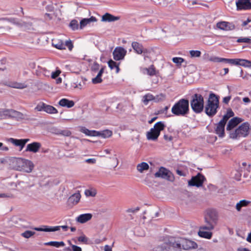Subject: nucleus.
I'll return each instance as SVG.
<instances>
[{
  "label": "nucleus",
  "instance_id": "14",
  "mask_svg": "<svg viewBox=\"0 0 251 251\" xmlns=\"http://www.w3.org/2000/svg\"><path fill=\"white\" fill-rule=\"evenodd\" d=\"M181 244V248L182 247L184 250H188L192 249L197 248V244L193 241L187 239H180L179 240Z\"/></svg>",
  "mask_w": 251,
  "mask_h": 251
},
{
  "label": "nucleus",
  "instance_id": "18",
  "mask_svg": "<svg viewBox=\"0 0 251 251\" xmlns=\"http://www.w3.org/2000/svg\"><path fill=\"white\" fill-rule=\"evenodd\" d=\"M92 218V215L91 213L83 214L79 215L76 218V221L78 223L83 224L90 221Z\"/></svg>",
  "mask_w": 251,
  "mask_h": 251
},
{
  "label": "nucleus",
  "instance_id": "32",
  "mask_svg": "<svg viewBox=\"0 0 251 251\" xmlns=\"http://www.w3.org/2000/svg\"><path fill=\"white\" fill-rule=\"evenodd\" d=\"M112 135V131L111 130L106 129L100 131H96V136H100L103 138H107L111 137Z\"/></svg>",
  "mask_w": 251,
  "mask_h": 251
},
{
  "label": "nucleus",
  "instance_id": "50",
  "mask_svg": "<svg viewBox=\"0 0 251 251\" xmlns=\"http://www.w3.org/2000/svg\"><path fill=\"white\" fill-rule=\"evenodd\" d=\"M237 42L238 43H251V39L247 37H241L237 39Z\"/></svg>",
  "mask_w": 251,
  "mask_h": 251
},
{
  "label": "nucleus",
  "instance_id": "59",
  "mask_svg": "<svg viewBox=\"0 0 251 251\" xmlns=\"http://www.w3.org/2000/svg\"><path fill=\"white\" fill-rule=\"evenodd\" d=\"M139 210V207H137L135 208H129L126 210L127 213H135Z\"/></svg>",
  "mask_w": 251,
  "mask_h": 251
},
{
  "label": "nucleus",
  "instance_id": "24",
  "mask_svg": "<svg viewBox=\"0 0 251 251\" xmlns=\"http://www.w3.org/2000/svg\"><path fill=\"white\" fill-rule=\"evenodd\" d=\"M58 104L62 107L71 108L74 106L75 102L73 100L63 98L59 100Z\"/></svg>",
  "mask_w": 251,
  "mask_h": 251
},
{
  "label": "nucleus",
  "instance_id": "7",
  "mask_svg": "<svg viewBox=\"0 0 251 251\" xmlns=\"http://www.w3.org/2000/svg\"><path fill=\"white\" fill-rule=\"evenodd\" d=\"M250 125L244 123L240 126L234 131L230 134V137L232 139H237L241 137H246L249 132Z\"/></svg>",
  "mask_w": 251,
  "mask_h": 251
},
{
  "label": "nucleus",
  "instance_id": "45",
  "mask_svg": "<svg viewBox=\"0 0 251 251\" xmlns=\"http://www.w3.org/2000/svg\"><path fill=\"white\" fill-rule=\"evenodd\" d=\"M108 66L112 70L114 68L116 69V73H118L119 72L120 69L119 66L117 64L116 62L113 61L112 60H110L108 62Z\"/></svg>",
  "mask_w": 251,
  "mask_h": 251
},
{
  "label": "nucleus",
  "instance_id": "16",
  "mask_svg": "<svg viewBox=\"0 0 251 251\" xmlns=\"http://www.w3.org/2000/svg\"><path fill=\"white\" fill-rule=\"evenodd\" d=\"M8 141L15 146L20 147L22 150L25 147V144L29 141V139H17L10 138L8 139Z\"/></svg>",
  "mask_w": 251,
  "mask_h": 251
},
{
  "label": "nucleus",
  "instance_id": "46",
  "mask_svg": "<svg viewBox=\"0 0 251 251\" xmlns=\"http://www.w3.org/2000/svg\"><path fill=\"white\" fill-rule=\"evenodd\" d=\"M45 105L46 103L43 102H40L37 105L35 108V110L37 111H44Z\"/></svg>",
  "mask_w": 251,
  "mask_h": 251
},
{
  "label": "nucleus",
  "instance_id": "29",
  "mask_svg": "<svg viewBox=\"0 0 251 251\" xmlns=\"http://www.w3.org/2000/svg\"><path fill=\"white\" fill-rule=\"evenodd\" d=\"M119 19L120 18L119 17H116L108 13H106L102 16L101 21L102 22H111L117 21L119 20Z\"/></svg>",
  "mask_w": 251,
  "mask_h": 251
},
{
  "label": "nucleus",
  "instance_id": "11",
  "mask_svg": "<svg viewBox=\"0 0 251 251\" xmlns=\"http://www.w3.org/2000/svg\"><path fill=\"white\" fill-rule=\"evenodd\" d=\"M238 10L251 9V1L250 0H237L236 2Z\"/></svg>",
  "mask_w": 251,
  "mask_h": 251
},
{
  "label": "nucleus",
  "instance_id": "2",
  "mask_svg": "<svg viewBox=\"0 0 251 251\" xmlns=\"http://www.w3.org/2000/svg\"><path fill=\"white\" fill-rule=\"evenodd\" d=\"M172 112L176 116H184L188 113L189 101L185 99H181L172 108Z\"/></svg>",
  "mask_w": 251,
  "mask_h": 251
},
{
  "label": "nucleus",
  "instance_id": "1",
  "mask_svg": "<svg viewBox=\"0 0 251 251\" xmlns=\"http://www.w3.org/2000/svg\"><path fill=\"white\" fill-rule=\"evenodd\" d=\"M219 103L218 97L213 93L210 94L205 107L206 114L210 117L215 115L219 107Z\"/></svg>",
  "mask_w": 251,
  "mask_h": 251
},
{
  "label": "nucleus",
  "instance_id": "33",
  "mask_svg": "<svg viewBox=\"0 0 251 251\" xmlns=\"http://www.w3.org/2000/svg\"><path fill=\"white\" fill-rule=\"evenodd\" d=\"M142 101L146 105H148L150 102H154V96L151 93H147L143 96Z\"/></svg>",
  "mask_w": 251,
  "mask_h": 251
},
{
  "label": "nucleus",
  "instance_id": "63",
  "mask_svg": "<svg viewBox=\"0 0 251 251\" xmlns=\"http://www.w3.org/2000/svg\"><path fill=\"white\" fill-rule=\"evenodd\" d=\"M99 69V65L97 63H94L92 67V69L93 71L98 70Z\"/></svg>",
  "mask_w": 251,
  "mask_h": 251
},
{
  "label": "nucleus",
  "instance_id": "25",
  "mask_svg": "<svg viewBox=\"0 0 251 251\" xmlns=\"http://www.w3.org/2000/svg\"><path fill=\"white\" fill-rule=\"evenodd\" d=\"M81 195L79 191L71 195L68 200L69 202L73 205H76L79 201Z\"/></svg>",
  "mask_w": 251,
  "mask_h": 251
},
{
  "label": "nucleus",
  "instance_id": "51",
  "mask_svg": "<svg viewBox=\"0 0 251 251\" xmlns=\"http://www.w3.org/2000/svg\"><path fill=\"white\" fill-rule=\"evenodd\" d=\"M34 231L27 230L22 233V236L26 238H28L34 234Z\"/></svg>",
  "mask_w": 251,
  "mask_h": 251
},
{
  "label": "nucleus",
  "instance_id": "5",
  "mask_svg": "<svg viewBox=\"0 0 251 251\" xmlns=\"http://www.w3.org/2000/svg\"><path fill=\"white\" fill-rule=\"evenodd\" d=\"M165 126L164 124L161 122L156 123L153 127L147 133V139L152 141L156 140L160 135V131L164 129Z\"/></svg>",
  "mask_w": 251,
  "mask_h": 251
},
{
  "label": "nucleus",
  "instance_id": "35",
  "mask_svg": "<svg viewBox=\"0 0 251 251\" xmlns=\"http://www.w3.org/2000/svg\"><path fill=\"white\" fill-rule=\"evenodd\" d=\"M132 47L134 51L139 54H142L144 50L142 45L136 42L132 43Z\"/></svg>",
  "mask_w": 251,
  "mask_h": 251
},
{
  "label": "nucleus",
  "instance_id": "48",
  "mask_svg": "<svg viewBox=\"0 0 251 251\" xmlns=\"http://www.w3.org/2000/svg\"><path fill=\"white\" fill-rule=\"evenodd\" d=\"M191 57H199L201 55V52L200 50H191L189 51Z\"/></svg>",
  "mask_w": 251,
  "mask_h": 251
},
{
  "label": "nucleus",
  "instance_id": "4",
  "mask_svg": "<svg viewBox=\"0 0 251 251\" xmlns=\"http://www.w3.org/2000/svg\"><path fill=\"white\" fill-rule=\"evenodd\" d=\"M158 251H181L179 239L172 238L169 242L165 243L158 248Z\"/></svg>",
  "mask_w": 251,
  "mask_h": 251
},
{
  "label": "nucleus",
  "instance_id": "62",
  "mask_svg": "<svg viewBox=\"0 0 251 251\" xmlns=\"http://www.w3.org/2000/svg\"><path fill=\"white\" fill-rule=\"evenodd\" d=\"M73 251H82V249L80 247L76 245H72Z\"/></svg>",
  "mask_w": 251,
  "mask_h": 251
},
{
  "label": "nucleus",
  "instance_id": "40",
  "mask_svg": "<svg viewBox=\"0 0 251 251\" xmlns=\"http://www.w3.org/2000/svg\"><path fill=\"white\" fill-rule=\"evenodd\" d=\"M147 74L150 76H153L157 75L158 71L155 69L153 65H151L148 68H146Z\"/></svg>",
  "mask_w": 251,
  "mask_h": 251
},
{
  "label": "nucleus",
  "instance_id": "39",
  "mask_svg": "<svg viewBox=\"0 0 251 251\" xmlns=\"http://www.w3.org/2000/svg\"><path fill=\"white\" fill-rule=\"evenodd\" d=\"M143 53V55L144 57V59L146 60L147 59L151 60L152 59V56L154 53V51L152 50H147L145 49L142 52Z\"/></svg>",
  "mask_w": 251,
  "mask_h": 251
},
{
  "label": "nucleus",
  "instance_id": "22",
  "mask_svg": "<svg viewBox=\"0 0 251 251\" xmlns=\"http://www.w3.org/2000/svg\"><path fill=\"white\" fill-rule=\"evenodd\" d=\"M203 226H200L199 231L198 232V235L202 238H204L207 239H210L211 238L212 236V233L211 232H209L207 230V229H203Z\"/></svg>",
  "mask_w": 251,
  "mask_h": 251
},
{
  "label": "nucleus",
  "instance_id": "17",
  "mask_svg": "<svg viewBox=\"0 0 251 251\" xmlns=\"http://www.w3.org/2000/svg\"><path fill=\"white\" fill-rule=\"evenodd\" d=\"M41 147V144L39 142H34L26 146V151L36 153L39 151Z\"/></svg>",
  "mask_w": 251,
  "mask_h": 251
},
{
  "label": "nucleus",
  "instance_id": "10",
  "mask_svg": "<svg viewBox=\"0 0 251 251\" xmlns=\"http://www.w3.org/2000/svg\"><path fill=\"white\" fill-rule=\"evenodd\" d=\"M204 179V176L202 175L198 174L188 181V185L191 186L200 187L202 186Z\"/></svg>",
  "mask_w": 251,
  "mask_h": 251
},
{
  "label": "nucleus",
  "instance_id": "60",
  "mask_svg": "<svg viewBox=\"0 0 251 251\" xmlns=\"http://www.w3.org/2000/svg\"><path fill=\"white\" fill-rule=\"evenodd\" d=\"M226 115L229 119L234 116V113L231 109H229L227 110Z\"/></svg>",
  "mask_w": 251,
  "mask_h": 251
},
{
  "label": "nucleus",
  "instance_id": "12",
  "mask_svg": "<svg viewBox=\"0 0 251 251\" xmlns=\"http://www.w3.org/2000/svg\"><path fill=\"white\" fill-rule=\"evenodd\" d=\"M172 173L164 167H160L158 171L154 174L155 177H161L162 178L170 179Z\"/></svg>",
  "mask_w": 251,
  "mask_h": 251
},
{
  "label": "nucleus",
  "instance_id": "13",
  "mask_svg": "<svg viewBox=\"0 0 251 251\" xmlns=\"http://www.w3.org/2000/svg\"><path fill=\"white\" fill-rule=\"evenodd\" d=\"M216 26L220 30L226 31L233 30L235 28L234 24L226 21H221L217 23Z\"/></svg>",
  "mask_w": 251,
  "mask_h": 251
},
{
  "label": "nucleus",
  "instance_id": "34",
  "mask_svg": "<svg viewBox=\"0 0 251 251\" xmlns=\"http://www.w3.org/2000/svg\"><path fill=\"white\" fill-rule=\"evenodd\" d=\"M14 110L0 108L1 118L4 117L12 118Z\"/></svg>",
  "mask_w": 251,
  "mask_h": 251
},
{
  "label": "nucleus",
  "instance_id": "44",
  "mask_svg": "<svg viewBox=\"0 0 251 251\" xmlns=\"http://www.w3.org/2000/svg\"><path fill=\"white\" fill-rule=\"evenodd\" d=\"M25 115L20 112L14 110L12 118H15L18 120L25 119Z\"/></svg>",
  "mask_w": 251,
  "mask_h": 251
},
{
  "label": "nucleus",
  "instance_id": "27",
  "mask_svg": "<svg viewBox=\"0 0 251 251\" xmlns=\"http://www.w3.org/2000/svg\"><path fill=\"white\" fill-rule=\"evenodd\" d=\"M150 168L149 164L145 162H142L136 166V170L140 173H144Z\"/></svg>",
  "mask_w": 251,
  "mask_h": 251
},
{
  "label": "nucleus",
  "instance_id": "37",
  "mask_svg": "<svg viewBox=\"0 0 251 251\" xmlns=\"http://www.w3.org/2000/svg\"><path fill=\"white\" fill-rule=\"evenodd\" d=\"M44 111L50 114H57L58 110L53 106L46 104Z\"/></svg>",
  "mask_w": 251,
  "mask_h": 251
},
{
  "label": "nucleus",
  "instance_id": "23",
  "mask_svg": "<svg viewBox=\"0 0 251 251\" xmlns=\"http://www.w3.org/2000/svg\"><path fill=\"white\" fill-rule=\"evenodd\" d=\"M97 21V19L94 16H91L89 18H84L80 22V28L82 29L90 23L96 22Z\"/></svg>",
  "mask_w": 251,
  "mask_h": 251
},
{
  "label": "nucleus",
  "instance_id": "42",
  "mask_svg": "<svg viewBox=\"0 0 251 251\" xmlns=\"http://www.w3.org/2000/svg\"><path fill=\"white\" fill-rule=\"evenodd\" d=\"M80 131L88 136H96V130H90L84 127H82L80 129Z\"/></svg>",
  "mask_w": 251,
  "mask_h": 251
},
{
  "label": "nucleus",
  "instance_id": "26",
  "mask_svg": "<svg viewBox=\"0 0 251 251\" xmlns=\"http://www.w3.org/2000/svg\"><path fill=\"white\" fill-rule=\"evenodd\" d=\"M205 218L216 223L218 222V214L214 210H208L205 215Z\"/></svg>",
  "mask_w": 251,
  "mask_h": 251
},
{
  "label": "nucleus",
  "instance_id": "6",
  "mask_svg": "<svg viewBox=\"0 0 251 251\" xmlns=\"http://www.w3.org/2000/svg\"><path fill=\"white\" fill-rule=\"evenodd\" d=\"M33 167L34 165L31 161L19 159L16 161L15 169L17 171L29 173L32 172Z\"/></svg>",
  "mask_w": 251,
  "mask_h": 251
},
{
  "label": "nucleus",
  "instance_id": "3",
  "mask_svg": "<svg viewBox=\"0 0 251 251\" xmlns=\"http://www.w3.org/2000/svg\"><path fill=\"white\" fill-rule=\"evenodd\" d=\"M190 105L194 112L196 113H201L204 108L203 97L199 94H194L191 98Z\"/></svg>",
  "mask_w": 251,
  "mask_h": 251
},
{
  "label": "nucleus",
  "instance_id": "43",
  "mask_svg": "<svg viewBox=\"0 0 251 251\" xmlns=\"http://www.w3.org/2000/svg\"><path fill=\"white\" fill-rule=\"evenodd\" d=\"M166 98V95L163 93H160L156 96H154V102H159L165 100Z\"/></svg>",
  "mask_w": 251,
  "mask_h": 251
},
{
  "label": "nucleus",
  "instance_id": "19",
  "mask_svg": "<svg viewBox=\"0 0 251 251\" xmlns=\"http://www.w3.org/2000/svg\"><path fill=\"white\" fill-rule=\"evenodd\" d=\"M241 122H242V119L240 118L235 117L231 119L228 123L226 126V129L227 130H231Z\"/></svg>",
  "mask_w": 251,
  "mask_h": 251
},
{
  "label": "nucleus",
  "instance_id": "30",
  "mask_svg": "<svg viewBox=\"0 0 251 251\" xmlns=\"http://www.w3.org/2000/svg\"><path fill=\"white\" fill-rule=\"evenodd\" d=\"M52 45L56 49L59 50L65 49V45H64L62 41L58 38H54L52 40Z\"/></svg>",
  "mask_w": 251,
  "mask_h": 251
},
{
  "label": "nucleus",
  "instance_id": "56",
  "mask_svg": "<svg viewBox=\"0 0 251 251\" xmlns=\"http://www.w3.org/2000/svg\"><path fill=\"white\" fill-rule=\"evenodd\" d=\"M65 47H67L70 50H71L73 48V45L71 41H67L65 43Z\"/></svg>",
  "mask_w": 251,
  "mask_h": 251
},
{
  "label": "nucleus",
  "instance_id": "58",
  "mask_svg": "<svg viewBox=\"0 0 251 251\" xmlns=\"http://www.w3.org/2000/svg\"><path fill=\"white\" fill-rule=\"evenodd\" d=\"M13 196L11 194H0V198H13Z\"/></svg>",
  "mask_w": 251,
  "mask_h": 251
},
{
  "label": "nucleus",
  "instance_id": "21",
  "mask_svg": "<svg viewBox=\"0 0 251 251\" xmlns=\"http://www.w3.org/2000/svg\"><path fill=\"white\" fill-rule=\"evenodd\" d=\"M5 85L9 87L20 89H24L27 87V85L26 84L24 83H20L16 81L6 82Z\"/></svg>",
  "mask_w": 251,
  "mask_h": 251
},
{
  "label": "nucleus",
  "instance_id": "53",
  "mask_svg": "<svg viewBox=\"0 0 251 251\" xmlns=\"http://www.w3.org/2000/svg\"><path fill=\"white\" fill-rule=\"evenodd\" d=\"M61 73V71L59 69H57L55 71L52 72L51 74V77L52 79H56L58 77Z\"/></svg>",
  "mask_w": 251,
  "mask_h": 251
},
{
  "label": "nucleus",
  "instance_id": "36",
  "mask_svg": "<svg viewBox=\"0 0 251 251\" xmlns=\"http://www.w3.org/2000/svg\"><path fill=\"white\" fill-rule=\"evenodd\" d=\"M104 71V68L102 67L100 70L97 75L94 78L92 79V82L94 84H97L102 82V79L101 78V75Z\"/></svg>",
  "mask_w": 251,
  "mask_h": 251
},
{
  "label": "nucleus",
  "instance_id": "52",
  "mask_svg": "<svg viewBox=\"0 0 251 251\" xmlns=\"http://www.w3.org/2000/svg\"><path fill=\"white\" fill-rule=\"evenodd\" d=\"M58 133H60V135L65 136H70L71 135V132L68 129H61Z\"/></svg>",
  "mask_w": 251,
  "mask_h": 251
},
{
  "label": "nucleus",
  "instance_id": "31",
  "mask_svg": "<svg viewBox=\"0 0 251 251\" xmlns=\"http://www.w3.org/2000/svg\"><path fill=\"white\" fill-rule=\"evenodd\" d=\"M251 201L246 200H242L240 201L236 204V209L237 211L239 212L241 211L242 207H245L248 206L250 203Z\"/></svg>",
  "mask_w": 251,
  "mask_h": 251
},
{
  "label": "nucleus",
  "instance_id": "47",
  "mask_svg": "<svg viewBox=\"0 0 251 251\" xmlns=\"http://www.w3.org/2000/svg\"><path fill=\"white\" fill-rule=\"evenodd\" d=\"M70 26L73 30H76L78 28V22L76 20H72L70 23Z\"/></svg>",
  "mask_w": 251,
  "mask_h": 251
},
{
  "label": "nucleus",
  "instance_id": "15",
  "mask_svg": "<svg viewBox=\"0 0 251 251\" xmlns=\"http://www.w3.org/2000/svg\"><path fill=\"white\" fill-rule=\"evenodd\" d=\"M230 63L245 67H251V61L243 59H230Z\"/></svg>",
  "mask_w": 251,
  "mask_h": 251
},
{
  "label": "nucleus",
  "instance_id": "38",
  "mask_svg": "<svg viewBox=\"0 0 251 251\" xmlns=\"http://www.w3.org/2000/svg\"><path fill=\"white\" fill-rule=\"evenodd\" d=\"M209 60L214 62H222L230 63V59L218 57H211L209 58Z\"/></svg>",
  "mask_w": 251,
  "mask_h": 251
},
{
  "label": "nucleus",
  "instance_id": "55",
  "mask_svg": "<svg viewBox=\"0 0 251 251\" xmlns=\"http://www.w3.org/2000/svg\"><path fill=\"white\" fill-rule=\"evenodd\" d=\"M172 60L174 63L178 65H180L184 61V59L181 57H174Z\"/></svg>",
  "mask_w": 251,
  "mask_h": 251
},
{
  "label": "nucleus",
  "instance_id": "57",
  "mask_svg": "<svg viewBox=\"0 0 251 251\" xmlns=\"http://www.w3.org/2000/svg\"><path fill=\"white\" fill-rule=\"evenodd\" d=\"M96 159L95 158H89L85 160V162L88 164H94L96 163Z\"/></svg>",
  "mask_w": 251,
  "mask_h": 251
},
{
  "label": "nucleus",
  "instance_id": "20",
  "mask_svg": "<svg viewBox=\"0 0 251 251\" xmlns=\"http://www.w3.org/2000/svg\"><path fill=\"white\" fill-rule=\"evenodd\" d=\"M204 222L205 225L201 226L204 227V228H203V229H207V230L208 231L214 229L217 224V223L209 220L206 218H204Z\"/></svg>",
  "mask_w": 251,
  "mask_h": 251
},
{
  "label": "nucleus",
  "instance_id": "28",
  "mask_svg": "<svg viewBox=\"0 0 251 251\" xmlns=\"http://www.w3.org/2000/svg\"><path fill=\"white\" fill-rule=\"evenodd\" d=\"M225 125L219 122L215 128V132L220 137H223L225 134Z\"/></svg>",
  "mask_w": 251,
  "mask_h": 251
},
{
  "label": "nucleus",
  "instance_id": "61",
  "mask_svg": "<svg viewBox=\"0 0 251 251\" xmlns=\"http://www.w3.org/2000/svg\"><path fill=\"white\" fill-rule=\"evenodd\" d=\"M229 119L228 117L226 116V115H225L223 118V119L219 122L224 125H226L227 121Z\"/></svg>",
  "mask_w": 251,
  "mask_h": 251
},
{
  "label": "nucleus",
  "instance_id": "49",
  "mask_svg": "<svg viewBox=\"0 0 251 251\" xmlns=\"http://www.w3.org/2000/svg\"><path fill=\"white\" fill-rule=\"evenodd\" d=\"M85 194L87 197H94L96 195L95 190L87 189L85 191Z\"/></svg>",
  "mask_w": 251,
  "mask_h": 251
},
{
  "label": "nucleus",
  "instance_id": "8",
  "mask_svg": "<svg viewBox=\"0 0 251 251\" xmlns=\"http://www.w3.org/2000/svg\"><path fill=\"white\" fill-rule=\"evenodd\" d=\"M62 228L64 231L68 230L69 227L67 226H44L42 227H36L35 230L39 231L45 232H54L59 231Z\"/></svg>",
  "mask_w": 251,
  "mask_h": 251
},
{
  "label": "nucleus",
  "instance_id": "41",
  "mask_svg": "<svg viewBox=\"0 0 251 251\" xmlns=\"http://www.w3.org/2000/svg\"><path fill=\"white\" fill-rule=\"evenodd\" d=\"M45 245L53 246L56 248H59L60 247H63L65 246V243L63 241L57 242V241H50L48 243H45Z\"/></svg>",
  "mask_w": 251,
  "mask_h": 251
},
{
  "label": "nucleus",
  "instance_id": "54",
  "mask_svg": "<svg viewBox=\"0 0 251 251\" xmlns=\"http://www.w3.org/2000/svg\"><path fill=\"white\" fill-rule=\"evenodd\" d=\"M77 240L78 242L80 243L87 244L88 240V238L84 235H82L81 236L77 238Z\"/></svg>",
  "mask_w": 251,
  "mask_h": 251
},
{
  "label": "nucleus",
  "instance_id": "64",
  "mask_svg": "<svg viewBox=\"0 0 251 251\" xmlns=\"http://www.w3.org/2000/svg\"><path fill=\"white\" fill-rule=\"evenodd\" d=\"M230 99H231L230 96L225 97L223 99V102L227 104L229 102Z\"/></svg>",
  "mask_w": 251,
  "mask_h": 251
},
{
  "label": "nucleus",
  "instance_id": "9",
  "mask_svg": "<svg viewBox=\"0 0 251 251\" xmlns=\"http://www.w3.org/2000/svg\"><path fill=\"white\" fill-rule=\"evenodd\" d=\"M127 51L121 47H116L113 52V58L115 60L119 61L124 59Z\"/></svg>",
  "mask_w": 251,
  "mask_h": 251
}]
</instances>
